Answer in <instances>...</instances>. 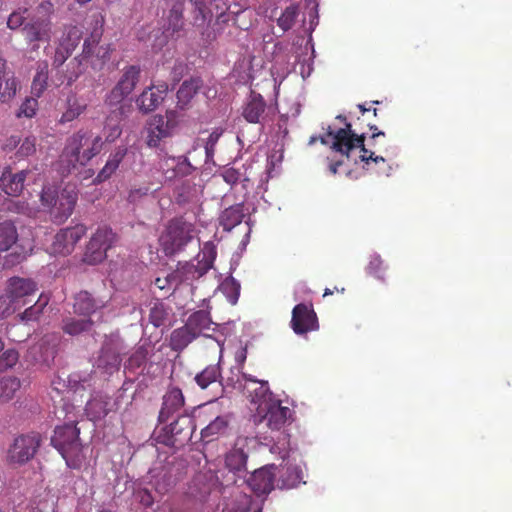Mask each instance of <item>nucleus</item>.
<instances>
[{
  "mask_svg": "<svg viewBox=\"0 0 512 512\" xmlns=\"http://www.w3.org/2000/svg\"><path fill=\"white\" fill-rule=\"evenodd\" d=\"M159 168L162 171L164 178L169 181L188 176L194 170V167L189 162L187 157H174L168 155H165L161 158L159 162Z\"/></svg>",
  "mask_w": 512,
  "mask_h": 512,
  "instance_id": "obj_15",
  "label": "nucleus"
},
{
  "mask_svg": "<svg viewBox=\"0 0 512 512\" xmlns=\"http://www.w3.org/2000/svg\"><path fill=\"white\" fill-rule=\"evenodd\" d=\"M76 201L77 193L71 186H66L61 190L55 186H46L41 193L42 205L59 223L65 221L72 214Z\"/></svg>",
  "mask_w": 512,
  "mask_h": 512,
  "instance_id": "obj_4",
  "label": "nucleus"
},
{
  "mask_svg": "<svg viewBox=\"0 0 512 512\" xmlns=\"http://www.w3.org/2000/svg\"><path fill=\"white\" fill-rule=\"evenodd\" d=\"M30 173L28 170H22L13 174L11 171L6 170L0 178V187L6 194L18 196L22 192L24 182Z\"/></svg>",
  "mask_w": 512,
  "mask_h": 512,
  "instance_id": "obj_20",
  "label": "nucleus"
},
{
  "mask_svg": "<svg viewBox=\"0 0 512 512\" xmlns=\"http://www.w3.org/2000/svg\"><path fill=\"white\" fill-rule=\"evenodd\" d=\"M198 258H200V254L198 255ZM214 258L215 252L212 248H209L208 254L203 251L202 258L198 259L197 264L186 262L184 264H179L177 268L183 275L184 280L187 281V284H190L192 281L206 274V272L212 267Z\"/></svg>",
  "mask_w": 512,
  "mask_h": 512,
  "instance_id": "obj_17",
  "label": "nucleus"
},
{
  "mask_svg": "<svg viewBox=\"0 0 512 512\" xmlns=\"http://www.w3.org/2000/svg\"><path fill=\"white\" fill-rule=\"evenodd\" d=\"M92 326V321L89 317L76 319L75 317H66L62 322V329L65 333L76 336L82 332L88 331Z\"/></svg>",
  "mask_w": 512,
  "mask_h": 512,
  "instance_id": "obj_39",
  "label": "nucleus"
},
{
  "mask_svg": "<svg viewBox=\"0 0 512 512\" xmlns=\"http://www.w3.org/2000/svg\"><path fill=\"white\" fill-rule=\"evenodd\" d=\"M83 111V107L74 103L70 105L65 113H63L61 121L62 122H70L77 118Z\"/></svg>",
  "mask_w": 512,
  "mask_h": 512,
  "instance_id": "obj_57",
  "label": "nucleus"
},
{
  "mask_svg": "<svg viewBox=\"0 0 512 512\" xmlns=\"http://www.w3.org/2000/svg\"><path fill=\"white\" fill-rule=\"evenodd\" d=\"M266 103L259 94L251 93L243 108V117L250 123H262L265 119L264 112Z\"/></svg>",
  "mask_w": 512,
  "mask_h": 512,
  "instance_id": "obj_21",
  "label": "nucleus"
},
{
  "mask_svg": "<svg viewBox=\"0 0 512 512\" xmlns=\"http://www.w3.org/2000/svg\"><path fill=\"white\" fill-rule=\"evenodd\" d=\"M86 228L84 225H76L60 230L55 236L51 244L50 250L52 254L66 256L75 248L76 243L85 235Z\"/></svg>",
  "mask_w": 512,
  "mask_h": 512,
  "instance_id": "obj_10",
  "label": "nucleus"
},
{
  "mask_svg": "<svg viewBox=\"0 0 512 512\" xmlns=\"http://www.w3.org/2000/svg\"><path fill=\"white\" fill-rule=\"evenodd\" d=\"M170 279L172 281L174 290L181 284H187V281L184 280L183 275L180 273L178 268L170 273Z\"/></svg>",
  "mask_w": 512,
  "mask_h": 512,
  "instance_id": "obj_61",
  "label": "nucleus"
},
{
  "mask_svg": "<svg viewBox=\"0 0 512 512\" xmlns=\"http://www.w3.org/2000/svg\"><path fill=\"white\" fill-rule=\"evenodd\" d=\"M200 86L201 81L198 78L186 80L182 83L181 87L177 92L178 106L181 109H184L189 104V102L196 94Z\"/></svg>",
  "mask_w": 512,
  "mask_h": 512,
  "instance_id": "obj_36",
  "label": "nucleus"
},
{
  "mask_svg": "<svg viewBox=\"0 0 512 512\" xmlns=\"http://www.w3.org/2000/svg\"><path fill=\"white\" fill-rule=\"evenodd\" d=\"M167 90V84L146 88L136 100V104L139 110L144 113L155 110L163 101Z\"/></svg>",
  "mask_w": 512,
  "mask_h": 512,
  "instance_id": "obj_19",
  "label": "nucleus"
},
{
  "mask_svg": "<svg viewBox=\"0 0 512 512\" xmlns=\"http://www.w3.org/2000/svg\"><path fill=\"white\" fill-rule=\"evenodd\" d=\"M101 35V30L95 29L83 45L82 57L89 60L94 67L102 66L110 56L109 46H98Z\"/></svg>",
  "mask_w": 512,
  "mask_h": 512,
  "instance_id": "obj_16",
  "label": "nucleus"
},
{
  "mask_svg": "<svg viewBox=\"0 0 512 512\" xmlns=\"http://www.w3.org/2000/svg\"><path fill=\"white\" fill-rule=\"evenodd\" d=\"M38 102L35 98H27L20 106L17 116L31 118L36 114Z\"/></svg>",
  "mask_w": 512,
  "mask_h": 512,
  "instance_id": "obj_50",
  "label": "nucleus"
},
{
  "mask_svg": "<svg viewBox=\"0 0 512 512\" xmlns=\"http://www.w3.org/2000/svg\"><path fill=\"white\" fill-rule=\"evenodd\" d=\"M54 6L50 1L41 2L35 9L33 16L23 26L22 32L25 40L38 49V42H49L52 37V15Z\"/></svg>",
  "mask_w": 512,
  "mask_h": 512,
  "instance_id": "obj_5",
  "label": "nucleus"
},
{
  "mask_svg": "<svg viewBox=\"0 0 512 512\" xmlns=\"http://www.w3.org/2000/svg\"><path fill=\"white\" fill-rule=\"evenodd\" d=\"M17 239L18 233L14 223L10 221L0 223V253L9 250Z\"/></svg>",
  "mask_w": 512,
  "mask_h": 512,
  "instance_id": "obj_38",
  "label": "nucleus"
},
{
  "mask_svg": "<svg viewBox=\"0 0 512 512\" xmlns=\"http://www.w3.org/2000/svg\"><path fill=\"white\" fill-rule=\"evenodd\" d=\"M302 480V470L298 466H287L281 471L278 487L290 489L296 487Z\"/></svg>",
  "mask_w": 512,
  "mask_h": 512,
  "instance_id": "obj_37",
  "label": "nucleus"
},
{
  "mask_svg": "<svg viewBox=\"0 0 512 512\" xmlns=\"http://www.w3.org/2000/svg\"><path fill=\"white\" fill-rule=\"evenodd\" d=\"M123 107L113 110L106 118L104 135L107 142L115 141L122 133L120 126Z\"/></svg>",
  "mask_w": 512,
  "mask_h": 512,
  "instance_id": "obj_30",
  "label": "nucleus"
},
{
  "mask_svg": "<svg viewBox=\"0 0 512 512\" xmlns=\"http://www.w3.org/2000/svg\"><path fill=\"white\" fill-rule=\"evenodd\" d=\"M103 305V302L94 300L88 292L82 291L75 296L74 312L84 317H89L96 309Z\"/></svg>",
  "mask_w": 512,
  "mask_h": 512,
  "instance_id": "obj_28",
  "label": "nucleus"
},
{
  "mask_svg": "<svg viewBox=\"0 0 512 512\" xmlns=\"http://www.w3.org/2000/svg\"><path fill=\"white\" fill-rule=\"evenodd\" d=\"M229 424L227 415L217 416L201 431L204 440L211 441L215 437L225 434Z\"/></svg>",
  "mask_w": 512,
  "mask_h": 512,
  "instance_id": "obj_34",
  "label": "nucleus"
},
{
  "mask_svg": "<svg viewBox=\"0 0 512 512\" xmlns=\"http://www.w3.org/2000/svg\"><path fill=\"white\" fill-rule=\"evenodd\" d=\"M247 453L239 446V443L231 449L225 459L227 468L233 472H241L245 470L247 462Z\"/></svg>",
  "mask_w": 512,
  "mask_h": 512,
  "instance_id": "obj_33",
  "label": "nucleus"
},
{
  "mask_svg": "<svg viewBox=\"0 0 512 512\" xmlns=\"http://www.w3.org/2000/svg\"><path fill=\"white\" fill-rule=\"evenodd\" d=\"M291 327L298 335L317 330L319 325L313 308L303 303L296 305L292 311Z\"/></svg>",
  "mask_w": 512,
  "mask_h": 512,
  "instance_id": "obj_12",
  "label": "nucleus"
},
{
  "mask_svg": "<svg viewBox=\"0 0 512 512\" xmlns=\"http://www.w3.org/2000/svg\"><path fill=\"white\" fill-rule=\"evenodd\" d=\"M184 404V397L180 389L171 388L163 397V405L159 413V420L165 422Z\"/></svg>",
  "mask_w": 512,
  "mask_h": 512,
  "instance_id": "obj_22",
  "label": "nucleus"
},
{
  "mask_svg": "<svg viewBox=\"0 0 512 512\" xmlns=\"http://www.w3.org/2000/svg\"><path fill=\"white\" fill-rule=\"evenodd\" d=\"M36 151V138L34 136L26 137L18 149V154L22 157L32 155Z\"/></svg>",
  "mask_w": 512,
  "mask_h": 512,
  "instance_id": "obj_53",
  "label": "nucleus"
},
{
  "mask_svg": "<svg viewBox=\"0 0 512 512\" xmlns=\"http://www.w3.org/2000/svg\"><path fill=\"white\" fill-rule=\"evenodd\" d=\"M186 324L189 329L194 332L195 336L207 335L206 332L211 330L213 324L210 315L206 311H197L189 316Z\"/></svg>",
  "mask_w": 512,
  "mask_h": 512,
  "instance_id": "obj_29",
  "label": "nucleus"
},
{
  "mask_svg": "<svg viewBox=\"0 0 512 512\" xmlns=\"http://www.w3.org/2000/svg\"><path fill=\"white\" fill-rule=\"evenodd\" d=\"M120 363L121 358L118 348L112 344H106L97 359V367L111 374L119 369Z\"/></svg>",
  "mask_w": 512,
  "mask_h": 512,
  "instance_id": "obj_24",
  "label": "nucleus"
},
{
  "mask_svg": "<svg viewBox=\"0 0 512 512\" xmlns=\"http://www.w3.org/2000/svg\"><path fill=\"white\" fill-rule=\"evenodd\" d=\"M193 429V421L188 415H181L174 422L170 423V432L172 435L184 434L186 438H190Z\"/></svg>",
  "mask_w": 512,
  "mask_h": 512,
  "instance_id": "obj_43",
  "label": "nucleus"
},
{
  "mask_svg": "<svg viewBox=\"0 0 512 512\" xmlns=\"http://www.w3.org/2000/svg\"><path fill=\"white\" fill-rule=\"evenodd\" d=\"M51 443L70 468L77 469L81 467L85 456L79 439V429L76 427L74 420H69L63 426H58L54 431Z\"/></svg>",
  "mask_w": 512,
  "mask_h": 512,
  "instance_id": "obj_3",
  "label": "nucleus"
},
{
  "mask_svg": "<svg viewBox=\"0 0 512 512\" xmlns=\"http://www.w3.org/2000/svg\"><path fill=\"white\" fill-rule=\"evenodd\" d=\"M48 297L45 295H40L38 300L29 308H27L22 314H20L21 321L28 322L37 320L38 317L42 314L43 309L48 304Z\"/></svg>",
  "mask_w": 512,
  "mask_h": 512,
  "instance_id": "obj_44",
  "label": "nucleus"
},
{
  "mask_svg": "<svg viewBox=\"0 0 512 512\" xmlns=\"http://www.w3.org/2000/svg\"><path fill=\"white\" fill-rule=\"evenodd\" d=\"M103 147L101 136H93L87 131H78L70 136L58 162L61 174H69L79 166H85L99 154Z\"/></svg>",
  "mask_w": 512,
  "mask_h": 512,
  "instance_id": "obj_1",
  "label": "nucleus"
},
{
  "mask_svg": "<svg viewBox=\"0 0 512 512\" xmlns=\"http://www.w3.org/2000/svg\"><path fill=\"white\" fill-rule=\"evenodd\" d=\"M148 351L144 346H140L130 357L129 362L131 365L140 366L147 357Z\"/></svg>",
  "mask_w": 512,
  "mask_h": 512,
  "instance_id": "obj_58",
  "label": "nucleus"
},
{
  "mask_svg": "<svg viewBox=\"0 0 512 512\" xmlns=\"http://www.w3.org/2000/svg\"><path fill=\"white\" fill-rule=\"evenodd\" d=\"M298 8L294 5L287 7L278 19V25L284 30H289L295 23Z\"/></svg>",
  "mask_w": 512,
  "mask_h": 512,
  "instance_id": "obj_48",
  "label": "nucleus"
},
{
  "mask_svg": "<svg viewBox=\"0 0 512 512\" xmlns=\"http://www.w3.org/2000/svg\"><path fill=\"white\" fill-rule=\"evenodd\" d=\"M81 39V31L76 26H67L64 28L63 34L59 39V44L74 51Z\"/></svg>",
  "mask_w": 512,
  "mask_h": 512,
  "instance_id": "obj_45",
  "label": "nucleus"
},
{
  "mask_svg": "<svg viewBox=\"0 0 512 512\" xmlns=\"http://www.w3.org/2000/svg\"><path fill=\"white\" fill-rule=\"evenodd\" d=\"M27 11V9H24L23 12L15 11L10 14L7 20V26L8 28L15 30L19 27H21L24 24V13Z\"/></svg>",
  "mask_w": 512,
  "mask_h": 512,
  "instance_id": "obj_56",
  "label": "nucleus"
},
{
  "mask_svg": "<svg viewBox=\"0 0 512 512\" xmlns=\"http://www.w3.org/2000/svg\"><path fill=\"white\" fill-rule=\"evenodd\" d=\"M172 310L163 302L152 303L149 313V321L155 327L169 325L171 322Z\"/></svg>",
  "mask_w": 512,
  "mask_h": 512,
  "instance_id": "obj_31",
  "label": "nucleus"
},
{
  "mask_svg": "<svg viewBox=\"0 0 512 512\" xmlns=\"http://www.w3.org/2000/svg\"><path fill=\"white\" fill-rule=\"evenodd\" d=\"M256 411L255 421L265 424L272 431H280L292 416L290 408L282 406L279 399L262 404Z\"/></svg>",
  "mask_w": 512,
  "mask_h": 512,
  "instance_id": "obj_8",
  "label": "nucleus"
},
{
  "mask_svg": "<svg viewBox=\"0 0 512 512\" xmlns=\"http://www.w3.org/2000/svg\"><path fill=\"white\" fill-rule=\"evenodd\" d=\"M321 142L325 145H330L333 151L339 152L350 158V153L354 148L361 149L360 159L363 162L373 160L374 162H384L381 156L374 157V153L369 151L364 146V135H357L351 129V124L345 122L344 128L333 129L328 127L327 133L321 137Z\"/></svg>",
  "mask_w": 512,
  "mask_h": 512,
  "instance_id": "obj_2",
  "label": "nucleus"
},
{
  "mask_svg": "<svg viewBox=\"0 0 512 512\" xmlns=\"http://www.w3.org/2000/svg\"><path fill=\"white\" fill-rule=\"evenodd\" d=\"M48 84V64L46 62L38 63L36 74L33 78L31 90L39 97L47 88Z\"/></svg>",
  "mask_w": 512,
  "mask_h": 512,
  "instance_id": "obj_41",
  "label": "nucleus"
},
{
  "mask_svg": "<svg viewBox=\"0 0 512 512\" xmlns=\"http://www.w3.org/2000/svg\"><path fill=\"white\" fill-rule=\"evenodd\" d=\"M55 355H56L55 345H53L52 347L47 348L45 350V353H44L43 357H42L43 364H45L46 366H49L51 364V362L54 360Z\"/></svg>",
  "mask_w": 512,
  "mask_h": 512,
  "instance_id": "obj_63",
  "label": "nucleus"
},
{
  "mask_svg": "<svg viewBox=\"0 0 512 512\" xmlns=\"http://www.w3.org/2000/svg\"><path fill=\"white\" fill-rule=\"evenodd\" d=\"M251 497L246 494L239 495L237 501L227 508V512H249L251 506Z\"/></svg>",
  "mask_w": 512,
  "mask_h": 512,
  "instance_id": "obj_51",
  "label": "nucleus"
},
{
  "mask_svg": "<svg viewBox=\"0 0 512 512\" xmlns=\"http://www.w3.org/2000/svg\"><path fill=\"white\" fill-rule=\"evenodd\" d=\"M17 310L19 309L14 307L13 300L8 293L6 295L0 296V318H5Z\"/></svg>",
  "mask_w": 512,
  "mask_h": 512,
  "instance_id": "obj_52",
  "label": "nucleus"
},
{
  "mask_svg": "<svg viewBox=\"0 0 512 512\" xmlns=\"http://www.w3.org/2000/svg\"><path fill=\"white\" fill-rule=\"evenodd\" d=\"M194 225L182 219L172 220L159 238L160 246L166 255L183 250L194 238Z\"/></svg>",
  "mask_w": 512,
  "mask_h": 512,
  "instance_id": "obj_6",
  "label": "nucleus"
},
{
  "mask_svg": "<svg viewBox=\"0 0 512 512\" xmlns=\"http://www.w3.org/2000/svg\"><path fill=\"white\" fill-rule=\"evenodd\" d=\"M19 360V353L15 349H7L0 356V371L14 367Z\"/></svg>",
  "mask_w": 512,
  "mask_h": 512,
  "instance_id": "obj_49",
  "label": "nucleus"
},
{
  "mask_svg": "<svg viewBox=\"0 0 512 512\" xmlns=\"http://www.w3.org/2000/svg\"><path fill=\"white\" fill-rule=\"evenodd\" d=\"M222 176H223V179L225 180V182L233 185L239 180L240 174L237 170L230 168V169H226L223 172Z\"/></svg>",
  "mask_w": 512,
  "mask_h": 512,
  "instance_id": "obj_60",
  "label": "nucleus"
},
{
  "mask_svg": "<svg viewBox=\"0 0 512 512\" xmlns=\"http://www.w3.org/2000/svg\"><path fill=\"white\" fill-rule=\"evenodd\" d=\"M95 234H104L98 239V247L103 248L105 251H107L108 248H110L113 240H114V234L111 229L108 228H101L96 231Z\"/></svg>",
  "mask_w": 512,
  "mask_h": 512,
  "instance_id": "obj_54",
  "label": "nucleus"
},
{
  "mask_svg": "<svg viewBox=\"0 0 512 512\" xmlns=\"http://www.w3.org/2000/svg\"><path fill=\"white\" fill-rule=\"evenodd\" d=\"M244 217L243 205H234L225 209L220 217V223L224 230L230 231L241 223Z\"/></svg>",
  "mask_w": 512,
  "mask_h": 512,
  "instance_id": "obj_35",
  "label": "nucleus"
},
{
  "mask_svg": "<svg viewBox=\"0 0 512 512\" xmlns=\"http://www.w3.org/2000/svg\"><path fill=\"white\" fill-rule=\"evenodd\" d=\"M194 3L196 12L194 15L193 25L196 27L202 35L210 37V33H207L212 19L215 17L217 20H222L228 9V6L223 0H191Z\"/></svg>",
  "mask_w": 512,
  "mask_h": 512,
  "instance_id": "obj_7",
  "label": "nucleus"
},
{
  "mask_svg": "<svg viewBox=\"0 0 512 512\" xmlns=\"http://www.w3.org/2000/svg\"><path fill=\"white\" fill-rule=\"evenodd\" d=\"M185 0H167L166 30L172 33L180 31L184 26Z\"/></svg>",
  "mask_w": 512,
  "mask_h": 512,
  "instance_id": "obj_23",
  "label": "nucleus"
},
{
  "mask_svg": "<svg viewBox=\"0 0 512 512\" xmlns=\"http://www.w3.org/2000/svg\"><path fill=\"white\" fill-rule=\"evenodd\" d=\"M220 376V370L217 365L206 367L201 373L195 377L196 383L202 388H207L211 383L215 382Z\"/></svg>",
  "mask_w": 512,
  "mask_h": 512,
  "instance_id": "obj_46",
  "label": "nucleus"
},
{
  "mask_svg": "<svg viewBox=\"0 0 512 512\" xmlns=\"http://www.w3.org/2000/svg\"><path fill=\"white\" fill-rule=\"evenodd\" d=\"M37 291V285L31 279L11 278L9 281L7 293L14 303V307L20 309L29 304Z\"/></svg>",
  "mask_w": 512,
  "mask_h": 512,
  "instance_id": "obj_13",
  "label": "nucleus"
},
{
  "mask_svg": "<svg viewBox=\"0 0 512 512\" xmlns=\"http://www.w3.org/2000/svg\"><path fill=\"white\" fill-rule=\"evenodd\" d=\"M148 192H149V188H147V187L131 189L129 192L128 199L130 201H135L138 198L147 195Z\"/></svg>",
  "mask_w": 512,
  "mask_h": 512,
  "instance_id": "obj_62",
  "label": "nucleus"
},
{
  "mask_svg": "<svg viewBox=\"0 0 512 512\" xmlns=\"http://www.w3.org/2000/svg\"><path fill=\"white\" fill-rule=\"evenodd\" d=\"M174 112H167V120L162 115H154L147 124V145L158 146L159 142L170 135L174 124L172 123Z\"/></svg>",
  "mask_w": 512,
  "mask_h": 512,
  "instance_id": "obj_14",
  "label": "nucleus"
},
{
  "mask_svg": "<svg viewBox=\"0 0 512 512\" xmlns=\"http://www.w3.org/2000/svg\"><path fill=\"white\" fill-rule=\"evenodd\" d=\"M140 69L137 66L124 68L116 86L107 95L106 102L110 106H118L131 94L139 81Z\"/></svg>",
  "mask_w": 512,
  "mask_h": 512,
  "instance_id": "obj_9",
  "label": "nucleus"
},
{
  "mask_svg": "<svg viewBox=\"0 0 512 512\" xmlns=\"http://www.w3.org/2000/svg\"><path fill=\"white\" fill-rule=\"evenodd\" d=\"M127 153V148L120 146L116 148V150L111 153L106 161L104 167L100 170L98 175L96 176L94 182L101 183L109 179L115 171L118 169L119 164L123 160Z\"/></svg>",
  "mask_w": 512,
  "mask_h": 512,
  "instance_id": "obj_25",
  "label": "nucleus"
},
{
  "mask_svg": "<svg viewBox=\"0 0 512 512\" xmlns=\"http://www.w3.org/2000/svg\"><path fill=\"white\" fill-rule=\"evenodd\" d=\"M196 338L197 337L194 332H192L188 325L185 324L172 332L170 337V347L174 351H182Z\"/></svg>",
  "mask_w": 512,
  "mask_h": 512,
  "instance_id": "obj_32",
  "label": "nucleus"
},
{
  "mask_svg": "<svg viewBox=\"0 0 512 512\" xmlns=\"http://www.w3.org/2000/svg\"><path fill=\"white\" fill-rule=\"evenodd\" d=\"M102 235L103 234H94L90 239L83 258L84 262L87 264L95 265L105 259L106 251L103 248L97 246V241Z\"/></svg>",
  "mask_w": 512,
  "mask_h": 512,
  "instance_id": "obj_40",
  "label": "nucleus"
},
{
  "mask_svg": "<svg viewBox=\"0 0 512 512\" xmlns=\"http://www.w3.org/2000/svg\"><path fill=\"white\" fill-rule=\"evenodd\" d=\"M85 411L92 421L100 420L110 411V400L106 396L97 394L87 402Z\"/></svg>",
  "mask_w": 512,
  "mask_h": 512,
  "instance_id": "obj_27",
  "label": "nucleus"
},
{
  "mask_svg": "<svg viewBox=\"0 0 512 512\" xmlns=\"http://www.w3.org/2000/svg\"><path fill=\"white\" fill-rule=\"evenodd\" d=\"M72 50L67 47H63V45L58 44L55 55L53 58V66L60 67L72 54Z\"/></svg>",
  "mask_w": 512,
  "mask_h": 512,
  "instance_id": "obj_55",
  "label": "nucleus"
},
{
  "mask_svg": "<svg viewBox=\"0 0 512 512\" xmlns=\"http://www.w3.org/2000/svg\"><path fill=\"white\" fill-rule=\"evenodd\" d=\"M21 383L17 377L9 376L0 380V401L11 400L20 389Z\"/></svg>",
  "mask_w": 512,
  "mask_h": 512,
  "instance_id": "obj_42",
  "label": "nucleus"
},
{
  "mask_svg": "<svg viewBox=\"0 0 512 512\" xmlns=\"http://www.w3.org/2000/svg\"><path fill=\"white\" fill-rule=\"evenodd\" d=\"M241 377L245 381L259 384V387L255 388L251 395V402L256 404L257 408H261V405L266 402H273L276 400L272 392L269 390L267 381H259L253 378L251 375L242 372Z\"/></svg>",
  "mask_w": 512,
  "mask_h": 512,
  "instance_id": "obj_26",
  "label": "nucleus"
},
{
  "mask_svg": "<svg viewBox=\"0 0 512 512\" xmlns=\"http://www.w3.org/2000/svg\"><path fill=\"white\" fill-rule=\"evenodd\" d=\"M154 285L160 289V290H164V289H173V284H172V281L170 279V274H167L165 277L161 278V277H157L154 281Z\"/></svg>",
  "mask_w": 512,
  "mask_h": 512,
  "instance_id": "obj_59",
  "label": "nucleus"
},
{
  "mask_svg": "<svg viewBox=\"0 0 512 512\" xmlns=\"http://www.w3.org/2000/svg\"><path fill=\"white\" fill-rule=\"evenodd\" d=\"M221 291L231 304H236L240 295V283L234 278H227L221 284Z\"/></svg>",
  "mask_w": 512,
  "mask_h": 512,
  "instance_id": "obj_47",
  "label": "nucleus"
},
{
  "mask_svg": "<svg viewBox=\"0 0 512 512\" xmlns=\"http://www.w3.org/2000/svg\"><path fill=\"white\" fill-rule=\"evenodd\" d=\"M275 465H267L255 470L247 479V484L258 495L268 494L274 488Z\"/></svg>",
  "mask_w": 512,
  "mask_h": 512,
  "instance_id": "obj_18",
  "label": "nucleus"
},
{
  "mask_svg": "<svg viewBox=\"0 0 512 512\" xmlns=\"http://www.w3.org/2000/svg\"><path fill=\"white\" fill-rule=\"evenodd\" d=\"M219 137H220V133L213 132L210 134V136L207 140V143H206V147H205L207 155L212 153L213 148H214L215 144L217 143Z\"/></svg>",
  "mask_w": 512,
  "mask_h": 512,
  "instance_id": "obj_64",
  "label": "nucleus"
},
{
  "mask_svg": "<svg viewBox=\"0 0 512 512\" xmlns=\"http://www.w3.org/2000/svg\"><path fill=\"white\" fill-rule=\"evenodd\" d=\"M40 445L38 434L23 435L15 439L9 450L11 462L22 464L30 460Z\"/></svg>",
  "mask_w": 512,
  "mask_h": 512,
  "instance_id": "obj_11",
  "label": "nucleus"
}]
</instances>
